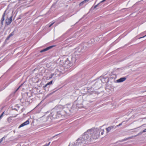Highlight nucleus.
Masks as SVG:
<instances>
[{
  "instance_id": "4",
  "label": "nucleus",
  "mask_w": 146,
  "mask_h": 146,
  "mask_svg": "<svg viewBox=\"0 0 146 146\" xmlns=\"http://www.w3.org/2000/svg\"><path fill=\"white\" fill-rule=\"evenodd\" d=\"M126 79V78L125 77L121 78L117 80V82H121L125 80Z\"/></svg>"
},
{
  "instance_id": "3",
  "label": "nucleus",
  "mask_w": 146,
  "mask_h": 146,
  "mask_svg": "<svg viewBox=\"0 0 146 146\" xmlns=\"http://www.w3.org/2000/svg\"><path fill=\"white\" fill-rule=\"evenodd\" d=\"M12 21V17H10L8 20H6V23L8 25H9L10 24Z\"/></svg>"
},
{
  "instance_id": "16",
  "label": "nucleus",
  "mask_w": 146,
  "mask_h": 146,
  "mask_svg": "<svg viewBox=\"0 0 146 146\" xmlns=\"http://www.w3.org/2000/svg\"><path fill=\"white\" fill-rule=\"evenodd\" d=\"M11 37L9 36V35L7 38H6V39L7 40H9V38L10 37Z\"/></svg>"
},
{
  "instance_id": "7",
  "label": "nucleus",
  "mask_w": 146,
  "mask_h": 146,
  "mask_svg": "<svg viewBox=\"0 0 146 146\" xmlns=\"http://www.w3.org/2000/svg\"><path fill=\"white\" fill-rule=\"evenodd\" d=\"M111 127H109L107 128H106V130L107 131V132L108 133L109 131H110L111 130Z\"/></svg>"
},
{
  "instance_id": "5",
  "label": "nucleus",
  "mask_w": 146,
  "mask_h": 146,
  "mask_svg": "<svg viewBox=\"0 0 146 146\" xmlns=\"http://www.w3.org/2000/svg\"><path fill=\"white\" fill-rule=\"evenodd\" d=\"M5 13H4L2 17L1 18V23L2 24H3V21L4 20V17L5 16Z\"/></svg>"
},
{
  "instance_id": "10",
  "label": "nucleus",
  "mask_w": 146,
  "mask_h": 146,
  "mask_svg": "<svg viewBox=\"0 0 146 146\" xmlns=\"http://www.w3.org/2000/svg\"><path fill=\"white\" fill-rule=\"evenodd\" d=\"M104 129L100 131V132H101V134L102 135H103L104 134Z\"/></svg>"
},
{
  "instance_id": "13",
  "label": "nucleus",
  "mask_w": 146,
  "mask_h": 146,
  "mask_svg": "<svg viewBox=\"0 0 146 146\" xmlns=\"http://www.w3.org/2000/svg\"><path fill=\"white\" fill-rule=\"evenodd\" d=\"M54 23V22H53V23H52L50 24L49 26V27H50Z\"/></svg>"
},
{
  "instance_id": "18",
  "label": "nucleus",
  "mask_w": 146,
  "mask_h": 146,
  "mask_svg": "<svg viewBox=\"0 0 146 146\" xmlns=\"http://www.w3.org/2000/svg\"><path fill=\"white\" fill-rule=\"evenodd\" d=\"M143 132H146V129H145L143 131Z\"/></svg>"
},
{
  "instance_id": "15",
  "label": "nucleus",
  "mask_w": 146,
  "mask_h": 146,
  "mask_svg": "<svg viewBox=\"0 0 146 146\" xmlns=\"http://www.w3.org/2000/svg\"><path fill=\"white\" fill-rule=\"evenodd\" d=\"M4 113V112H3L1 114V115L0 116V119L3 116V115Z\"/></svg>"
},
{
  "instance_id": "20",
  "label": "nucleus",
  "mask_w": 146,
  "mask_h": 146,
  "mask_svg": "<svg viewBox=\"0 0 146 146\" xmlns=\"http://www.w3.org/2000/svg\"><path fill=\"white\" fill-rule=\"evenodd\" d=\"M21 86H20L19 87V88H18L17 89V90H17H17L19 89V88H20V87Z\"/></svg>"
},
{
  "instance_id": "19",
  "label": "nucleus",
  "mask_w": 146,
  "mask_h": 146,
  "mask_svg": "<svg viewBox=\"0 0 146 146\" xmlns=\"http://www.w3.org/2000/svg\"><path fill=\"white\" fill-rule=\"evenodd\" d=\"M53 75H54V74H52V75H51V76L49 78H52V77L53 76Z\"/></svg>"
},
{
  "instance_id": "2",
  "label": "nucleus",
  "mask_w": 146,
  "mask_h": 146,
  "mask_svg": "<svg viewBox=\"0 0 146 146\" xmlns=\"http://www.w3.org/2000/svg\"><path fill=\"white\" fill-rule=\"evenodd\" d=\"M29 121L28 120H27L26 121L21 124L19 126V128H20L25 125L29 124Z\"/></svg>"
},
{
  "instance_id": "9",
  "label": "nucleus",
  "mask_w": 146,
  "mask_h": 146,
  "mask_svg": "<svg viewBox=\"0 0 146 146\" xmlns=\"http://www.w3.org/2000/svg\"><path fill=\"white\" fill-rule=\"evenodd\" d=\"M84 1H82V2H81L80 4H79V6H81L82 5H83L84 4Z\"/></svg>"
},
{
  "instance_id": "6",
  "label": "nucleus",
  "mask_w": 146,
  "mask_h": 146,
  "mask_svg": "<svg viewBox=\"0 0 146 146\" xmlns=\"http://www.w3.org/2000/svg\"><path fill=\"white\" fill-rule=\"evenodd\" d=\"M52 80L51 81H50V82H48V83H47V84H45L44 86H43V88H46V87H47V86L48 85H51V84H52Z\"/></svg>"
},
{
  "instance_id": "17",
  "label": "nucleus",
  "mask_w": 146,
  "mask_h": 146,
  "mask_svg": "<svg viewBox=\"0 0 146 146\" xmlns=\"http://www.w3.org/2000/svg\"><path fill=\"white\" fill-rule=\"evenodd\" d=\"M98 5H99V4H97V5H95V6L94 7V8H96L98 6Z\"/></svg>"
},
{
  "instance_id": "21",
  "label": "nucleus",
  "mask_w": 146,
  "mask_h": 146,
  "mask_svg": "<svg viewBox=\"0 0 146 146\" xmlns=\"http://www.w3.org/2000/svg\"><path fill=\"white\" fill-rule=\"evenodd\" d=\"M121 125V123H120V124H119L118 125V126H120V125Z\"/></svg>"
},
{
  "instance_id": "22",
  "label": "nucleus",
  "mask_w": 146,
  "mask_h": 146,
  "mask_svg": "<svg viewBox=\"0 0 146 146\" xmlns=\"http://www.w3.org/2000/svg\"><path fill=\"white\" fill-rule=\"evenodd\" d=\"M146 36V35H145V36H143V37H142V38H143V37H145V36Z\"/></svg>"
},
{
  "instance_id": "11",
  "label": "nucleus",
  "mask_w": 146,
  "mask_h": 146,
  "mask_svg": "<svg viewBox=\"0 0 146 146\" xmlns=\"http://www.w3.org/2000/svg\"><path fill=\"white\" fill-rule=\"evenodd\" d=\"M50 143V142H49L48 144H46L43 146H49Z\"/></svg>"
},
{
  "instance_id": "1",
  "label": "nucleus",
  "mask_w": 146,
  "mask_h": 146,
  "mask_svg": "<svg viewBox=\"0 0 146 146\" xmlns=\"http://www.w3.org/2000/svg\"><path fill=\"white\" fill-rule=\"evenodd\" d=\"M55 46H56L55 45H52V46H49L47 47V48H46L43 50H41L40 51V52L41 53V52H43L49 50V49H50L52 48H53L54 47H55Z\"/></svg>"
},
{
  "instance_id": "14",
  "label": "nucleus",
  "mask_w": 146,
  "mask_h": 146,
  "mask_svg": "<svg viewBox=\"0 0 146 146\" xmlns=\"http://www.w3.org/2000/svg\"><path fill=\"white\" fill-rule=\"evenodd\" d=\"M89 0H84L83 1L84 2V3H86V2H88L89 1Z\"/></svg>"
},
{
  "instance_id": "8",
  "label": "nucleus",
  "mask_w": 146,
  "mask_h": 146,
  "mask_svg": "<svg viewBox=\"0 0 146 146\" xmlns=\"http://www.w3.org/2000/svg\"><path fill=\"white\" fill-rule=\"evenodd\" d=\"M12 120V119L10 117H8L7 118V121L9 122H10L11 121V120Z\"/></svg>"
},
{
  "instance_id": "12",
  "label": "nucleus",
  "mask_w": 146,
  "mask_h": 146,
  "mask_svg": "<svg viewBox=\"0 0 146 146\" xmlns=\"http://www.w3.org/2000/svg\"><path fill=\"white\" fill-rule=\"evenodd\" d=\"M14 35V33L13 32H12L11 33L10 35H9L10 37H11V36H13Z\"/></svg>"
}]
</instances>
